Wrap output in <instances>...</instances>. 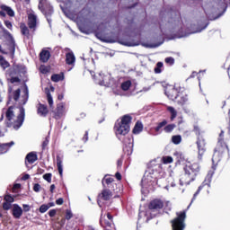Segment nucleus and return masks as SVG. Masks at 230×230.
Returning a JSON list of instances; mask_svg holds the SVG:
<instances>
[{"label": "nucleus", "instance_id": "nucleus-52", "mask_svg": "<svg viewBox=\"0 0 230 230\" xmlns=\"http://www.w3.org/2000/svg\"><path fill=\"white\" fill-rule=\"evenodd\" d=\"M56 204H58V206H62V204H64V199L59 198L56 200Z\"/></svg>", "mask_w": 230, "mask_h": 230}, {"label": "nucleus", "instance_id": "nucleus-62", "mask_svg": "<svg viewBox=\"0 0 230 230\" xmlns=\"http://www.w3.org/2000/svg\"><path fill=\"white\" fill-rule=\"evenodd\" d=\"M54 190H55V184H52V185H50L51 193H53Z\"/></svg>", "mask_w": 230, "mask_h": 230}, {"label": "nucleus", "instance_id": "nucleus-48", "mask_svg": "<svg viewBox=\"0 0 230 230\" xmlns=\"http://www.w3.org/2000/svg\"><path fill=\"white\" fill-rule=\"evenodd\" d=\"M33 190L39 193V191H40V184L39 183L34 184Z\"/></svg>", "mask_w": 230, "mask_h": 230}, {"label": "nucleus", "instance_id": "nucleus-6", "mask_svg": "<svg viewBox=\"0 0 230 230\" xmlns=\"http://www.w3.org/2000/svg\"><path fill=\"white\" fill-rule=\"evenodd\" d=\"M176 218L171 221L172 230H184L186 228V212H178Z\"/></svg>", "mask_w": 230, "mask_h": 230}, {"label": "nucleus", "instance_id": "nucleus-3", "mask_svg": "<svg viewBox=\"0 0 230 230\" xmlns=\"http://www.w3.org/2000/svg\"><path fill=\"white\" fill-rule=\"evenodd\" d=\"M130 123H132V117L130 115H124L120 121L116 122L114 126L115 134L118 137L119 136H127L130 132Z\"/></svg>", "mask_w": 230, "mask_h": 230}, {"label": "nucleus", "instance_id": "nucleus-31", "mask_svg": "<svg viewBox=\"0 0 230 230\" xmlns=\"http://www.w3.org/2000/svg\"><path fill=\"white\" fill-rule=\"evenodd\" d=\"M162 161L164 164H171V163H173V158L172 156H164Z\"/></svg>", "mask_w": 230, "mask_h": 230}, {"label": "nucleus", "instance_id": "nucleus-51", "mask_svg": "<svg viewBox=\"0 0 230 230\" xmlns=\"http://www.w3.org/2000/svg\"><path fill=\"white\" fill-rule=\"evenodd\" d=\"M4 24H5L6 28H8V30H12L13 25H12V22L10 21H5Z\"/></svg>", "mask_w": 230, "mask_h": 230}, {"label": "nucleus", "instance_id": "nucleus-30", "mask_svg": "<svg viewBox=\"0 0 230 230\" xmlns=\"http://www.w3.org/2000/svg\"><path fill=\"white\" fill-rule=\"evenodd\" d=\"M172 141L174 145H181V141H182V137L180 135L172 136Z\"/></svg>", "mask_w": 230, "mask_h": 230}, {"label": "nucleus", "instance_id": "nucleus-14", "mask_svg": "<svg viewBox=\"0 0 230 230\" xmlns=\"http://www.w3.org/2000/svg\"><path fill=\"white\" fill-rule=\"evenodd\" d=\"M153 181H154V176H152V173L146 172L144 174V177L141 182L142 188H146V185L150 184V182H153Z\"/></svg>", "mask_w": 230, "mask_h": 230}, {"label": "nucleus", "instance_id": "nucleus-1", "mask_svg": "<svg viewBox=\"0 0 230 230\" xmlns=\"http://www.w3.org/2000/svg\"><path fill=\"white\" fill-rule=\"evenodd\" d=\"M5 117L7 119V127L14 130H19L24 122V109L21 108L20 114L15 117V108L9 107L5 110Z\"/></svg>", "mask_w": 230, "mask_h": 230}, {"label": "nucleus", "instance_id": "nucleus-50", "mask_svg": "<svg viewBox=\"0 0 230 230\" xmlns=\"http://www.w3.org/2000/svg\"><path fill=\"white\" fill-rule=\"evenodd\" d=\"M22 208H23V211H24L25 213H28V211H30V209H31V207H30V205H27V204H23V205H22Z\"/></svg>", "mask_w": 230, "mask_h": 230}, {"label": "nucleus", "instance_id": "nucleus-64", "mask_svg": "<svg viewBox=\"0 0 230 230\" xmlns=\"http://www.w3.org/2000/svg\"><path fill=\"white\" fill-rule=\"evenodd\" d=\"M107 218L110 219V220H112V216L110 213H108L107 214Z\"/></svg>", "mask_w": 230, "mask_h": 230}, {"label": "nucleus", "instance_id": "nucleus-38", "mask_svg": "<svg viewBox=\"0 0 230 230\" xmlns=\"http://www.w3.org/2000/svg\"><path fill=\"white\" fill-rule=\"evenodd\" d=\"M47 100L49 107H53V97L51 96V93H47Z\"/></svg>", "mask_w": 230, "mask_h": 230}, {"label": "nucleus", "instance_id": "nucleus-45", "mask_svg": "<svg viewBox=\"0 0 230 230\" xmlns=\"http://www.w3.org/2000/svg\"><path fill=\"white\" fill-rule=\"evenodd\" d=\"M6 134V128L4 127L0 126V137H4V136Z\"/></svg>", "mask_w": 230, "mask_h": 230}, {"label": "nucleus", "instance_id": "nucleus-23", "mask_svg": "<svg viewBox=\"0 0 230 230\" xmlns=\"http://www.w3.org/2000/svg\"><path fill=\"white\" fill-rule=\"evenodd\" d=\"M51 80L52 82H62L64 80V73L53 75Z\"/></svg>", "mask_w": 230, "mask_h": 230}, {"label": "nucleus", "instance_id": "nucleus-12", "mask_svg": "<svg viewBox=\"0 0 230 230\" xmlns=\"http://www.w3.org/2000/svg\"><path fill=\"white\" fill-rule=\"evenodd\" d=\"M1 10L2 12H0V15H2V17H4L7 13V15H9V17H14L15 15V12H13V10L12 9V7L7 6V5H1ZM5 12V13H4Z\"/></svg>", "mask_w": 230, "mask_h": 230}, {"label": "nucleus", "instance_id": "nucleus-25", "mask_svg": "<svg viewBox=\"0 0 230 230\" xmlns=\"http://www.w3.org/2000/svg\"><path fill=\"white\" fill-rule=\"evenodd\" d=\"M57 166H58V170L59 175L62 177V173L64 172V168L62 166V158H60L59 156L57 157Z\"/></svg>", "mask_w": 230, "mask_h": 230}, {"label": "nucleus", "instance_id": "nucleus-36", "mask_svg": "<svg viewBox=\"0 0 230 230\" xmlns=\"http://www.w3.org/2000/svg\"><path fill=\"white\" fill-rule=\"evenodd\" d=\"M167 121L164 120L158 124V126L155 128L156 132H159L163 127H165L167 125Z\"/></svg>", "mask_w": 230, "mask_h": 230}, {"label": "nucleus", "instance_id": "nucleus-18", "mask_svg": "<svg viewBox=\"0 0 230 230\" xmlns=\"http://www.w3.org/2000/svg\"><path fill=\"white\" fill-rule=\"evenodd\" d=\"M112 197V192L109 190H103L102 192L99 195V199L102 200H109Z\"/></svg>", "mask_w": 230, "mask_h": 230}, {"label": "nucleus", "instance_id": "nucleus-47", "mask_svg": "<svg viewBox=\"0 0 230 230\" xmlns=\"http://www.w3.org/2000/svg\"><path fill=\"white\" fill-rule=\"evenodd\" d=\"M200 190H202V187H199L197 192L194 194V196L192 198L190 204H193V200H195V199H197V195H199V193H200Z\"/></svg>", "mask_w": 230, "mask_h": 230}, {"label": "nucleus", "instance_id": "nucleus-42", "mask_svg": "<svg viewBox=\"0 0 230 230\" xmlns=\"http://www.w3.org/2000/svg\"><path fill=\"white\" fill-rule=\"evenodd\" d=\"M4 209H5L6 211H8V209H10V208H12V203L5 201L3 205Z\"/></svg>", "mask_w": 230, "mask_h": 230}, {"label": "nucleus", "instance_id": "nucleus-41", "mask_svg": "<svg viewBox=\"0 0 230 230\" xmlns=\"http://www.w3.org/2000/svg\"><path fill=\"white\" fill-rule=\"evenodd\" d=\"M71 218H73V212H71V210L67 209L66 211V219L71 220Z\"/></svg>", "mask_w": 230, "mask_h": 230}, {"label": "nucleus", "instance_id": "nucleus-11", "mask_svg": "<svg viewBox=\"0 0 230 230\" xmlns=\"http://www.w3.org/2000/svg\"><path fill=\"white\" fill-rule=\"evenodd\" d=\"M4 36L11 45L10 51L13 55V53H15V40H13L12 34L8 32V31H4Z\"/></svg>", "mask_w": 230, "mask_h": 230}, {"label": "nucleus", "instance_id": "nucleus-34", "mask_svg": "<svg viewBox=\"0 0 230 230\" xmlns=\"http://www.w3.org/2000/svg\"><path fill=\"white\" fill-rule=\"evenodd\" d=\"M40 71L42 73V75H47V73H49V68L44 65H41L40 66Z\"/></svg>", "mask_w": 230, "mask_h": 230}, {"label": "nucleus", "instance_id": "nucleus-63", "mask_svg": "<svg viewBox=\"0 0 230 230\" xmlns=\"http://www.w3.org/2000/svg\"><path fill=\"white\" fill-rule=\"evenodd\" d=\"M162 43H158L155 45H151L150 48H159V46H161Z\"/></svg>", "mask_w": 230, "mask_h": 230}, {"label": "nucleus", "instance_id": "nucleus-20", "mask_svg": "<svg viewBox=\"0 0 230 230\" xmlns=\"http://www.w3.org/2000/svg\"><path fill=\"white\" fill-rule=\"evenodd\" d=\"M26 161H28V163H30V164H33V163H35V161H37V154L31 152V153H29L27 155H26Z\"/></svg>", "mask_w": 230, "mask_h": 230}, {"label": "nucleus", "instance_id": "nucleus-40", "mask_svg": "<svg viewBox=\"0 0 230 230\" xmlns=\"http://www.w3.org/2000/svg\"><path fill=\"white\" fill-rule=\"evenodd\" d=\"M165 63L169 64V66H173L175 64V59L172 57L165 58Z\"/></svg>", "mask_w": 230, "mask_h": 230}, {"label": "nucleus", "instance_id": "nucleus-15", "mask_svg": "<svg viewBox=\"0 0 230 230\" xmlns=\"http://www.w3.org/2000/svg\"><path fill=\"white\" fill-rule=\"evenodd\" d=\"M164 203L161 199H154L150 202L149 209H163Z\"/></svg>", "mask_w": 230, "mask_h": 230}, {"label": "nucleus", "instance_id": "nucleus-13", "mask_svg": "<svg viewBox=\"0 0 230 230\" xmlns=\"http://www.w3.org/2000/svg\"><path fill=\"white\" fill-rule=\"evenodd\" d=\"M28 19L29 28H31V30H33V28L37 26V15L33 12L29 13Z\"/></svg>", "mask_w": 230, "mask_h": 230}, {"label": "nucleus", "instance_id": "nucleus-24", "mask_svg": "<svg viewBox=\"0 0 230 230\" xmlns=\"http://www.w3.org/2000/svg\"><path fill=\"white\" fill-rule=\"evenodd\" d=\"M142 131H143V124L141 122H137L133 128V134H139Z\"/></svg>", "mask_w": 230, "mask_h": 230}, {"label": "nucleus", "instance_id": "nucleus-39", "mask_svg": "<svg viewBox=\"0 0 230 230\" xmlns=\"http://www.w3.org/2000/svg\"><path fill=\"white\" fill-rule=\"evenodd\" d=\"M49 209V206L43 204L40 207V213H46Z\"/></svg>", "mask_w": 230, "mask_h": 230}, {"label": "nucleus", "instance_id": "nucleus-44", "mask_svg": "<svg viewBox=\"0 0 230 230\" xmlns=\"http://www.w3.org/2000/svg\"><path fill=\"white\" fill-rule=\"evenodd\" d=\"M43 179L47 181V182H51V173H46L43 175Z\"/></svg>", "mask_w": 230, "mask_h": 230}, {"label": "nucleus", "instance_id": "nucleus-19", "mask_svg": "<svg viewBox=\"0 0 230 230\" xmlns=\"http://www.w3.org/2000/svg\"><path fill=\"white\" fill-rule=\"evenodd\" d=\"M38 114L39 116H47L48 115V107H46V105L43 104H40L38 107Z\"/></svg>", "mask_w": 230, "mask_h": 230}, {"label": "nucleus", "instance_id": "nucleus-4", "mask_svg": "<svg viewBox=\"0 0 230 230\" xmlns=\"http://www.w3.org/2000/svg\"><path fill=\"white\" fill-rule=\"evenodd\" d=\"M9 100H13L18 105H26L28 102V88H24L23 93L21 95V89H16L13 92L9 89Z\"/></svg>", "mask_w": 230, "mask_h": 230}, {"label": "nucleus", "instance_id": "nucleus-56", "mask_svg": "<svg viewBox=\"0 0 230 230\" xmlns=\"http://www.w3.org/2000/svg\"><path fill=\"white\" fill-rule=\"evenodd\" d=\"M22 181H28V179H30V174H25L22 176Z\"/></svg>", "mask_w": 230, "mask_h": 230}, {"label": "nucleus", "instance_id": "nucleus-49", "mask_svg": "<svg viewBox=\"0 0 230 230\" xmlns=\"http://www.w3.org/2000/svg\"><path fill=\"white\" fill-rule=\"evenodd\" d=\"M19 188H21V184L19 183L14 184L13 187V192L17 193V190H19Z\"/></svg>", "mask_w": 230, "mask_h": 230}, {"label": "nucleus", "instance_id": "nucleus-58", "mask_svg": "<svg viewBox=\"0 0 230 230\" xmlns=\"http://www.w3.org/2000/svg\"><path fill=\"white\" fill-rule=\"evenodd\" d=\"M224 130H222L221 131V133L219 134V139L221 140V141H224Z\"/></svg>", "mask_w": 230, "mask_h": 230}, {"label": "nucleus", "instance_id": "nucleus-7", "mask_svg": "<svg viewBox=\"0 0 230 230\" xmlns=\"http://www.w3.org/2000/svg\"><path fill=\"white\" fill-rule=\"evenodd\" d=\"M194 130L196 134H199L198 140L196 142V145L198 146V155H199V159H202V156L206 153V140L202 136H200V132L199 129V127H194Z\"/></svg>", "mask_w": 230, "mask_h": 230}, {"label": "nucleus", "instance_id": "nucleus-16", "mask_svg": "<svg viewBox=\"0 0 230 230\" xmlns=\"http://www.w3.org/2000/svg\"><path fill=\"white\" fill-rule=\"evenodd\" d=\"M13 145H15V142L13 141H11L10 143L0 144V155L1 154H6V152H8V150L13 146Z\"/></svg>", "mask_w": 230, "mask_h": 230}, {"label": "nucleus", "instance_id": "nucleus-53", "mask_svg": "<svg viewBox=\"0 0 230 230\" xmlns=\"http://www.w3.org/2000/svg\"><path fill=\"white\" fill-rule=\"evenodd\" d=\"M11 82L12 84H16L17 82H21V80L19 79V77H12Z\"/></svg>", "mask_w": 230, "mask_h": 230}, {"label": "nucleus", "instance_id": "nucleus-57", "mask_svg": "<svg viewBox=\"0 0 230 230\" xmlns=\"http://www.w3.org/2000/svg\"><path fill=\"white\" fill-rule=\"evenodd\" d=\"M115 177H116V179H118V181H121V174L119 172H117L115 174Z\"/></svg>", "mask_w": 230, "mask_h": 230}, {"label": "nucleus", "instance_id": "nucleus-21", "mask_svg": "<svg viewBox=\"0 0 230 230\" xmlns=\"http://www.w3.org/2000/svg\"><path fill=\"white\" fill-rule=\"evenodd\" d=\"M41 62H48L49 60V50H42L40 54Z\"/></svg>", "mask_w": 230, "mask_h": 230}, {"label": "nucleus", "instance_id": "nucleus-35", "mask_svg": "<svg viewBox=\"0 0 230 230\" xmlns=\"http://www.w3.org/2000/svg\"><path fill=\"white\" fill-rule=\"evenodd\" d=\"M167 121L164 120L158 124V126L155 128L156 132H159L163 127H165L167 125Z\"/></svg>", "mask_w": 230, "mask_h": 230}, {"label": "nucleus", "instance_id": "nucleus-10", "mask_svg": "<svg viewBox=\"0 0 230 230\" xmlns=\"http://www.w3.org/2000/svg\"><path fill=\"white\" fill-rule=\"evenodd\" d=\"M111 75H103V74H99L97 78L95 79V82L99 84L100 85H106L109 86L111 85Z\"/></svg>", "mask_w": 230, "mask_h": 230}, {"label": "nucleus", "instance_id": "nucleus-55", "mask_svg": "<svg viewBox=\"0 0 230 230\" xmlns=\"http://www.w3.org/2000/svg\"><path fill=\"white\" fill-rule=\"evenodd\" d=\"M49 144V140L48 138L43 142L42 146L43 148H46V146Z\"/></svg>", "mask_w": 230, "mask_h": 230}, {"label": "nucleus", "instance_id": "nucleus-54", "mask_svg": "<svg viewBox=\"0 0 230 230\" xmlns=\"http://www.w3.org/2000/svg\"><path fill=\"white\" fill-rule=\"evenodd\" d=\"M89 139V132H85L84 137H83V140L84 141V143H86V141Z\"/></svg>", "mask_w": 230, "mask_h": 230}, {"label": "nucleus", "instance_id": "nucleus-17", "mask_svg": "<svg viewBox=\"0 0 230 230\" xmlns=\"http://www.w3.org/2000/svg\"><path fill=\"white\" fill-rule=\"evenodd\" d=\"M13 217L14 218H21L22 217V208L17 204H14L13 207Z\"/></svg>", "mask_w": 230, "mask_h": 230}, {"label": "nucleus", "instance_id": "nucleus-5", "mask_svg": "<svg viewBox=\"0 0 230 230\" xmlns=\"http://www.w3.org/2000/svg\"><path fill=\"white\" fill-rule=\"evenodd\" d=\"M229 153V148L227 147V145L225 144L224 141L218 140V143L217 145V147L214 152V155L212 157V163L215 164V163H218L220 159L224 156L225 154Z\"/></svg>", "mask_w": 230, "mask_h": 230}, {"label": "nucleus", "instance_id": "nucleus-8", "mask_svg": "<svg viewBox=\"0 0 230 230\" xmlns=\"http://www.w3.org/2000/svg\"><path fill=\"white\" fill-rule=\"evenodd\" d=\"M184 91L183 87H181L179 84H175L174 87L166 88L165 94L170 100H177L179 94Z\"/></svg>", "mask_w": 230, "mask_h": 230}, {"label": "nucleus", "instance_id": "nucleus-22", "mask_svg": "<svg viewBox=\"0 0 230 230\" xmlns=\"http://www.w3.org/2000/svg\"><path fill=\"white\" fill-rule=\"evenodd\" d=\"M167 111L171 114V121H173L177 118V110L172 106H168Z\"/></svg>", "mask_w": 230, "mask_h": 230}, {"label": "nucleus", "instance_id": "nucleus-37", "mask_svg": "<svg viewBox=\"0 0 230 230\" xmlns=\"http://www.w3.org/2000/svg\"><path fill=\"white\" fill-rule=\"evenodd\" d=\"M167 121L164 120L158 124V126L155 128L156 132H159L163 127H165L167 125Z\"/></svg>", "mask_w": 230, "mask_h": 230}, {"label": "nucleus", "instance_id": "nucleus-27", "mask_svg": "<svg viewBox=\"0 0 230 230\" xmlns=\"http://www.w3.org/2000/svg\"><path fill=\"white\" fill-rule=\"evenodd\" d=\"M179 96H181L180 99L178 100V103L180 105H184L188 102V95L180 93Z\"/></svg>", "mask_w": 230, "mask_h": 230}, {"label": "nucleus", "instance_id": "nucleus-43", "mask_svg": "<svg viewBox=\"0 0 230 230\" xmlns=\"http://www.w3.org/2000/svg\"><path fill=\"white\" fill-rule=\"evenodd\" d=\"M4 200H5V202H9L12 204V202H13L14 199H13V197H12L11 195H6L4 197Z\"/></svg>", "mask_w": 230, "mask_h": 230}, {"label": "nucleus", "instance_id": "nucleus-33", "mask_svg": "<svg viewBox=\"0 0 230 230\" xmlns=\"http://www.w3.org/2000/svg\"><path fill=\"white\" fill-rule=\"evenodd\" d=\"M173 128H175V124H169L164 128V132L170 133L173 130Z\"/></svg>", "mask_w": 230, "mask_h": 230}, {"label": "nucleus", "instance_id": "nucleus-59", "mask_svg": "<svg viewBox=\"0 0 230 230\" xmlns=\"http://www.w3.org/2000/svg\"><path fill=\"white\" fill-rule=\"evenodd\" d=\"M155 73H156V74L161 73V68H159L158 66H156V68H155Z\"/></svg>", "mask_w": 230, "mask_h": 230}, {"label": "nucleus", "instance_id": "nucleus-28", "mask_svg": "<svg viewBox=\"0 0 230 230\" xmlns=\"http://www.w3.org/2000/svg\"><path fill=\"white\" fill-rule=\"evenodd\" d=\"M0 66L3 69H6V67H9L10 63H8L3 56H0Z\"/></svg>", "mask_w": 230, "mask_h": 230}, {"label": "nucleus", "instance_id": "nucleus-29", "mask_svg": "<svg viewBox=\"0 0 230 230\" xmlns=\"http://www.w3.org/2000/svg\"><path fill=\"white\" fill-rule=\"evenodd\" d=\"M130 85H132V82L125 81L124 83L121 84L120 87L122 91H128V89H130Z\"/></svg>", "mask_w": 230, "mask_h": 230}, {"label": "nucleus", "instance_id": "nucleus-26", "mask_svg": "<svg viewBox=\"0 0 230 230\" xmlns=\"http://www.w3.org/2000/svg\"><path fill=\"white\" fill-rule=\"evenodd\" d=\"M22 33L24 35V37H27V39H30V30H28V27H26L25 24H22L20 26Z\"/></svg>", "mask_w": 230, "mask_h": 230}, {"label": "nucleus", "instance_id": "nucleus-46", "mask_svg": "<svg viewBox=\"0 0 230 230\" xmlns=\"http://www.w3.org/2000/svg\"><path fill=\"white\" fill-rule=\"evenodd\" d=\"M55 215H57V209H50L49 211V217H50L51 218H53V217H55Z\"/></svg>", "mask_w": 230, "mask_h": 230}, {"label": "nucleus", "instance_id": "nucleus-60", "mask_svg": "<svg viewBox=\"0 0 230 230\" xmlns=\"http://www.w3.org/2000/svg\"><path fill=\"white\" fill-rule=\"evenodd\" d=\"M103 42H114L112 40H105V39H101Z\"/></svg>", "mask_w": 230, "mask_h": 230}, {"label": "nucleus", "instance_id": "nucleus-32", "mask_svg": "<svg viewBox=\"0 0 230 230\" xmlns=\"http://www.w3.org/2000/svg\"><path fill=\"white\" fill-rule=\"evenodd\" d=\"M113 181H114V179H112L111 177L105 176L102 180V184H103V186H105V183L111 184V182H113Z\"/></svg>", "mask_w": 230, "mask_h": 230}, {"label": "nucleus", "instance_id": "nucleus-61", "mask_svg": "<svg viewBox=\"0 0 230 230\" xmlns=\"http://www.w3.org/2000/svg\"><path fill=\"white\" fill-rule=\"evenodd\" d=\"M156 67H158V68L161 69V67H163V63H162V62H158V63L156 64Z\"/></svg>", "mask_w": 230, "mask_h": 230}, {"label": "nucleus", "instance_id": "nucleus-9", "mask_svg": "<svg viewBox=\"0 0 230 230\" xmlns=\"http://www.w3.org/2000/svg\"><path fill=\"white\" fill-rule=\"evenodd\" d=\"M66 51V62L67 66H71L75 67V62H76V58L75 57V53L68 48L65 49Z\"/></svg>", "mask_w": 230, "mask_h": 230}, {"label": "nucleus", "instance_id": "nucleus-2", "mask_svg": "<svg viewBox=\"0 0 230 230\" xmlns=\"http://www.w3.org/2000/svg\"><path fill=\"white\" fill-rule=\"evenodd\" d=\"M184 174L181 175L180 179L181 186H188L190 182L195 181V177H197V173L200 172V165L199 164L194 163L190 165H186L184 168Z\"/></svg>", "mask_w": 230, "mask_h": 230}]
</instances>
